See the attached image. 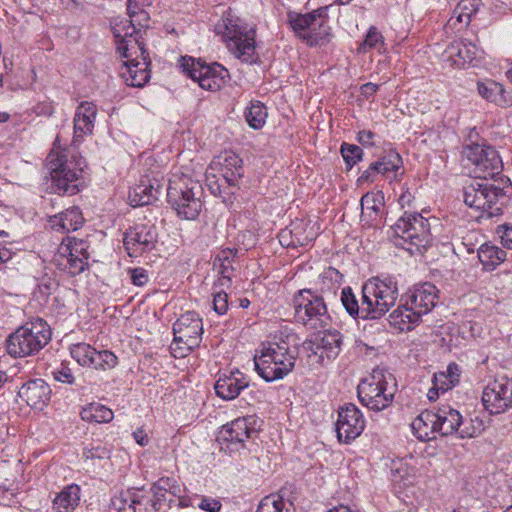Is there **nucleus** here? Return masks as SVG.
Wrapping results in <instances>:
<instances>
[{
    "label": "nucleus",
    "instance_id": "nucleus-1",
    "mask_svg": "<svg viewBox=\"0 0 512 512\" xmlns=\"http://www.w3.org/2000/svg\"><path fill=\"white\" fill-rule=\"evenodd\" d=\"M97 116V106L93 102L82 101L74 116V136L69 148L54 147L46 158V166L50 172L52 188L59 195H74L79 192L82 183V173L86 163L78 155L76 147L82 142L85 135H90L94 129Z\"/></svg>",
    "mask_w": 512,
    "mask_h": 512
},
{
    "label": "nucleus",
    "instance_id": "nucleus-2",
    "mask_svg": "<svg viewBox=\"0 0 512 512\" xmlns=\"http://www.w3.org/2000/svg\"><path fill=\"white\" fill-rule=\"evenodd\" d=\"M129 19L116 23L112 30L117 39V50L126 61L120 75L127 85L143 87L150 79V60L140 42L141 29L148 26V13L139 8L137 0H128Z\"/></svg>",
    "mask_w": 512,
    "mask_h": 512
},
{
    "label": "nucleus",
    "instance_id": "nucleus-3",
    "mask_svg": "<svg viewBox=\"0 0 512 512\" xmlns=\"http://www.w3.org/2000/svg\"><path fill=\"white\" fill-rule=\"evenodd\" d=\"M339 272L332 267L320 276L319 289H302L294 296L295 319L308 329L317 330L329 325L331 318L327 311L324 295L336 293L340 286Z\"/></svg>",
    "mask_w": 512,
    "mask_h": 512
},
{
    "label": "nucleus",
    "instance_id": "nucleus-4",
    "mask_svg": "<svg viewBox=\"0 0 512 512\" xmlns=\"http://www.w3.org/2000/svg\"><path fill=\"white\" fill-rule=\"evenodd\" d=\"M217 34L222 36L229 52L241 62H256L255 30L231 11L226 12L216 24Z\"/></svg>",
    "mask_w": 512,
    "mask_h": 512
},
{
    "label": "nucleus",
    "instance_id": "nucleus-5",
    "mask_svg": "<svg viewBox=\"0 0 512 512\" xmlns=\"http://www.w3.org/2000/svg\"><path fill=\"white\" fill-rule=\"evenodd\" d=\"M288 341L289 337L263 345L255 355V369L265 381L282 379L294 369L298 353L290 348Z\"/></svg>",
    "mask_w": 512,
    "mask_h": 512
},
{
    "label": "nucleus",
    "instance_id": "nucleus-6",
    "mask_svg": "<svg viewBox=\"0 0 512 512\" xmlns=\"http://www.w3.org/2000/svg\"><path fill=\"white\" fill-rule=\"evenodd\" d=\"M396 383L394 376L387 370L376 367L363 378L357 387L360 402L370 410L382 411L388 408L394 399Z\"/></svg>",
    "mask_w": 512,
    "mask_h": 512
},
{
    "label": "nucleus",
    "instance_id": "nucleus-7",
    "mask_svg": "<svg viewBox=\"0 0 512 512\" xmlns=\"http://www.w3.org/2000/svg\"><path fill=\"white\" fill-rule=\"evenodd\" d=\"M505 199L506 192L504 188L491 183L489 179H474L464 187L465 204L480 210V218H492L501 215Z\"/></svg>",
    "mask_w": 512,
    "mask_h": 512
},
{
    "label": "nucleus",
    "instance_id": "nucleus-8",
    "mask_svg": "<svg viewBox=\"0 0 512 512\" xmlns=\"http://www.w3.org/2000/svg\"><path fill=\"white\" fill-rule=\"evenodd\" d=\"M51 339L49 325L36 318L18 328L7 340V352L14 357H25L38 353Z\"/></svg>",
    "mask_w": 512,
    "mask_h": 512
},
{
    "label": "nucleus",
    "instance_id": "nucleus-9",
    "mask_svg": "<svg viewBox=\"0 0 512 512\" xmlns=\"http://www.w3.org/2000/svg\"><path fill=\"white\" fill-rule=\"evenodd\" d=\"M393 235L397 238L396 245L404 246L405 243L409 247L405 249L413 251L415 247L417 251L426 248L432 241L430 226L428 220L419 213L405 214L391 227Z\"/></svg>",
    "mask_w": 512,
    "mask_h": 512
},
{
    "label": "nucleus",
    "instance_id": "nucleus-10",
    "mask_svg": "<svg viewBox=\"0 0 512 512\" xmlns=\"http://www.w3.org/2000/svg\"><path fill=\"white\" fill-rule=\"evenodd\" d=\"M366 308L372 311L373 318L379 319L393 307L399 296L397 281L392 277H372L362 286Z\"/></svg>",
    "mask_w": 512,
    "mask_h": 512
},
{
    "label": "nucleus",
    "instance_id": "nucleus-11",
    "mask_svg": "<svg viewBox=\"0 0 512 512\" xmlns=\"http://www.w3.org/2000/svg\"><path fill=\"white\" fill-rule=\"evenodd\" d=\"M173 333L171 354L175 358H184L200 345L203 334L202 319L196 312L187 311L173 324Z\"/></svg>",
    "mask_w": 512,
    "mask_h": 512
},
{
    "label": "nucleus",
    "instance_id": "nucleus-12",
    "mask_svg": "<svg viewBox=\"0 0 512 512\" xmlns=\"http://www.w3.org/2000/svg\"><path fill=\"white\" fill-rule=\"evenodd\" d=\"M294 32L308 45L324 44L330 36L326 8H320L307 14L289 15Z\"/></svg>",
    "mask_w": 512,
    "mask_h": 512
},
{
    "label": "nucleus",
    "instance_id": "nucleus-13",
    "mask_svg": "<svg viewBox=\"0 0 512 512\" xmlns=\"http://www.w3.org/2000/svg\"><path fill=\"white\" fill-rule=\"evenodd\" d=\"M202 188L193 181L183 184H171L167 189L168 202L177 215L186 220H194L202 210Z\"/></svg>",
    "mask_w": 512,
    "mask_h": 512
},
{
    "label": "nucleus",
    "instance_id": "nucleus-14",
    "mask_svg": "<svg viewBox=\"0 0 512 512\" xmlns=\"http://www.w3.org/2000/svg\"><path fill=\"white\" fill-rule=\"evenodd\" d=\"M463 157L472 166V172L477 179H492L502 171V160L498 152L484 144L467 145Z\"/></svg>",
    "mask_w": 512,
    "mask_h": 512
},
{
    "label": "nucleus",
    "instance_id": "nucleus-15",
    "mask_svg": "<svg viewBox=\"0 0 512 512\" xmlns=\"http://www.w3.org/2000/svg\"><path fill=\"white\" fill-rule=\"evenodd\" d=\"M181 68L192 80L198 82L202 89L209 91L219 90L228 76V71L222 65H206L192 57H182Z\"/></svg>",
    "mask_w": 512,
    "mask_h": 512
},
{
    "label": "nucleus",
    "instance_id": "nucleus-16",
    "mask_svg": "<svg viewBox=\"0 0 512 512\" xmlns=\"http://www.w3.org/2000/svg\"><path fill=\"white\" fill-rule=\"evenodd\" d=\"M342 341V335L338 330H327L322 335L318 334L305 340L303 348L313 363L324 364L325 358L330 361L339 355Z\"/></svg>",
    "mask_w": 512,
    "mask_h": 512
},
{
    "label": "nucleus",
    "instance_id": "nucleus-17",
    "mask_svg": "<svg viewBox=\"0 0 512 512\" xmlns=\"http://www.w3.org/2000/svg\"><path fill=\"white\" fill-rule=\"evenodd\" d=\"M123 242L130 257L142 256L156 247L157 227L150 222L137 223L125 232Z\"/></svg>",
    "mask_w": 512,
    "mask_h": 512
},
{
    "label": "nucleus",
    "instance_id": "nucleus-18",
    "mask_svg": "<svg viewBox=\"0 0 512 512\" xmlns=\"http://www.w3.org/2000/svg\"><path fill=\"white\" fill-rule=\"evenodd\" d=\"M482 403L495 415L512 408V380L502 378L489 383L483 390Z\"/></svg>",
    "mask_w": 512,
    "mask_h": 512
},
{
    "label": "nucleus",
    "instance_id": "nucleus-19",
    "mask_svg": "<svg viewBox=\"0 0 512 512\" xmlns=\"http://www.w3.org/2000/svg\"><path fill=\"white\" fill-rule=\"evenodd\" d=\"M365 421L361 411L354 404H347L338 413L337 437L340 442L350 443L361 435Z\"/></svg>",
    "mask_w": 512,
    "mask_h": 512
},
{
    "label": "nucleus",
    "instance_id": "nucleus-20",
    "mask_svg": "<svg viewBox=\"0 0 512 512\" xmlns=\"http://www.w3.org/2000/svg\"><path fill=\"white\" fill-rule=\"evenodd\" d=\"M116 512H156L157 501L151 499L144 489H131L112 499L110 511Z\"/></svg>",
    "mask_w": 512,
    "mask_h": 512
},
{
    "label": "nucleus",
    "instance_id": "nucleus-21",
    "mask_svg": "<svg viewBox=\"0 0 512 512\" xmlns=\"http://www.w3.org/2000/svg\"><path fill=\"white\" fill-rule=\"evenodd\" d=\"M439 290L431 283H422L409 289L404 295L411 310H415L421 317L428 314L437 304Z\"/></svg>",
    "mask_w": 512,
    "mask_h": 512
},
{
    "label": "nucleus",
    "instance_id": "nucleus-22",
    "mask_svg": "<svg viewBox=\"0 0 512 512\" xmlns=\"http://www.w3.org/2000/svg\"><path fill=\"white\" fill-rule=\"evenodd\" d=\"M316 236L315 224L310 220L295 219L289 227L280 232L279 241L281 245L287 247L307 246Z\"/></svg>",
    "mask_w": 512,
    "mask_h": 512
},
{
    "label": "nucleus",
    "instance_id": "nucleus-23",
    "mask_svg": "<svg viewBox=\"0 0 512 512\" xmlns=\"http://www.w3.org/2000/svg\"><path fill=\"white\" fill-rule=\"evenodd\" d=\"M209 171L218 172L225 183L236 186L244 174L243 161L233 151H225L209 164Z\"/></svg>",
    "mask_w": 512,
    "mask_h": 512
},
{
    "label": "nucleus",
    "instance_id": "nucleus-24",
    "mask_svg": "<svg viewBox=\"0 0 512 512\" xmlns=\"http://www.w3.org/2000/svg\"><path fill=\"white\" fill-rule=\"evenodd\" d=\"M479 49L472 42L456 40L451 42L443 53L444 61L453 68H462L476 59Z\"/></svg>",
    "mask_w": 512,
    "mask_h": 512
},
{
    "label": "nucleus",
    "instance_id": "nucleus-25",
    "mask_svg": "<svg viewBox=\"0 0 512 512\" xmlns=\"http://www.w3.org/2000/svg\"><path fill=\"white\" fill-rule=\"evenodd\" d=\"M252 422L251 418L245 417L233 420L221 428L219 439L243 447L245 441L257 433Z\"/></svg>",
    "mask_w": 512,
    "mask_h": 512
},
{
    "label": "nucleus",
    "instance_id": "nucleus-26",
    "mask_svg": "<svg viewBox=\"0 0 512 512\" xmlns=\"http://www.w3.org/2000/svg\"><path fill=\"white\" fill-rule=\"evenodd\" d=\"M50 387L42 379L30 380L23 384L18 396L30 407L42 408L50 399Z\"/></svg>",
    "mask_w": 512,
    "mask_h": 512
},
{
    "label": "nucleus",
    "instance_id": "nucleus-27",
    "mask_svg": "<svg viewBox=\"0 0 512 512\" xmlns=\"http://www.w3.org/2000/svg\"><path fill=\"white\" fill-rule=\"evenodd\" d=\"M248 381L245 376L238 370L230 372V374L222 375L216 381L214 389L220 398L224 400H233L239 396L240 392L248 387Z\"/></svg>",
    "mask_w": 512,
    "mask_h": 512
},
{
    "label": "nucleus",
    "instance_id": "nucleus-28",
    "mask_svg": "<svg viewBox=\"0 0 512 512\" xmlns=\"http://www.w3.org/2000/svg\"><path fill=\"white\" fill-rule=\"evenodd\" d=\"M388 321L398 331L407 332L421 322V316L415 310L410 309L408 302L403 300L402 296L398 307L389 314Z\"/></svg>",
    "mask_w": 512,
    "mask_h": 512
},
{
    "label": "nucleus",
    "instance_id": "nucleus-29",
    "mask_svg": "<svg viewBox=\"0 0 512 512\" xmlns=\"http://www.w3.org/2000/svg\"><path fill=\"white\" fill-rule=\"evenodd\" d=\"M401 163L402 160L398 153H389L381 157L378 161L371 163L358 178V182H373L376 174L389 175L391 172H396Z\"/></svg>",
    "mask_w": 512,
    "mask_h": 512
},
{
    "label": "nucleus",
    "instance_id": "nucleus-30",
    "mask_svg": "<svg viewBox=\"0 0 512 512\" xmlns=\"http://www.w3.org/2000/svg\"><path fill=\"white\" fill-rule=\"evenodd\" d=\"M161 194V187L156 180L141 179L129 192L130 204L134 207L149 205Z\"/></svg>",
    "mask_w": 512,
    "mask_h": 512
},
{
    "label": "nucleus",
    "instance_id": "nucleus-31",
    "mask_svg": "<svg viewBox=\"0 0 512 512\" xmlns=\"http://www.w3.org/2000/svg\"><path fill=\"white\" fill-rule=\"evenodd\" d=\"M48 222L53 230L66 233L81 228L84 218L78 207H72L50 217Z\"/></svg>",
    "mask_w": 512,
    "mask_h": 512
},
{
    "label": "nucleus",
    "instance_id": "nucleus-32",
    "mask_svg": "<svg viewBox=\"0 0 512 512\" xmlns=\"http://www.w3.org/2000/svg\"><path fill=\"white\" fill-rule=\"evenodd\" d=\"M437 418L438 431L442 436L459 433V428L463 424V417L460 412L449 405L439 407L434 411Z\"/></svg>",
    "mask_w": 512,
    "mask_h": 512
},
{
    "label": "nucleus",
    "instance_id": "nucleus-33",
    "mask_svg": "<svg viewBox=\"0 0 512 512\" xmlns=\"http://www.w3.org/2000/svg\"><path fill=\"white\" fill-rule=\"evenodd\" d=\"M414 435L421 441H430L439 433L434 411L421 412L411 423Z\"/></svg>",
    "mask_w": 512,
    "mask_h": 512
},
{
    "label": "nucleus",
    "instance_id": "nucleus-34",
    "mask_svg": "<svg viewBox=\"0 0 512 512\" xmlns=\"http://www.w3.org/2000/svg\"><path fill=\"white\" fill-rule=\"evenodd\" d=\"M237 249L226 248L221 250L214 259L213 267L220 275L218 284L220 286H227L230 284L232 277H234L235 269L233 263L237 257Z\"/></svg>",
    "mask_w": 512,
    "mask_h": 512
},
{
    "label": "nucleus",
    "instance_id": "nucleus-35",
    "mask_svg": "<svg viewBox=\"0 0 512 512\" xmlns=\"http://www.w3.org/2000/svg\"><path fill=\"white\" fill-rule=\"evenodd\" d=\"M479 95L498 106L508 107L512 105V93L495 81L479 82L477 84Z\"/></svg>",
    "mask_w": 512,
    "mask_h": 512
},
{
    "label": "nucleus",
    "instance_id": "nucleus-36",
    "mask_svg": "<svg viewBox=\"0 0 512 512\" xmlns=\"http://www.w3.org/2000/svg\"><path fill=\"white\" fill-rule=\"evenodd\" d=\"M478 10V2L476 0H461L452 16L446 23V28L450 30H460L462 27L469 25L472 16Z\"/></svg>",
    "mask_w": 512,
    "mask_h": 512
},
{
    "label": "nucleus",
    "instance_id": "nucleus-37",
    "mask_svg": "<svg viewBox=\"0 0 512 512\" xmlns=\"http://www.w3.org/2000/svg\"><path fill=\"white\" fill-rule=\"evenodd\" d=\"M80 487L71 484L64 487L54 498L52 509L55 512H73L80 502Z\"/></svg>",
    "mask_w": 512,
    "mask_h": 512
},
{
    "label": "nucleus",
    "instance_id": "nucleus-38",
    "mask_svg": "<svg viewBox=\"0 0 512 512\" xmlns=\"http://www.w3.org/2000/svg\"><path fill=\"white\" fill-rule=\"evenodd\" d=\"M69 249V246L61 243L55 255V262L67 273L78 275L84 271L87 264L83 262V258H78V256H76V254L74 255Z\"/></svg>",
    "mask_w": 512,
    "mask_h": 512
},
{
    "label": "nucleus",
    "instance_id": "nucleus-39",
    "mask_svg": "<svg viewBox=\"0 0 512 512\" xmlns=\"http://www.w3.org/2000/svg\"><path fill=\"white\" fill-rule=\"evenodd\" d=\"M341 302L350 316L361 319H374L372 311H369V309L366 308L365 294L362 293L361 304H359L356 296L352 292V289L350 287H346L342 289Z\"/></svg>",
    "mask_w": 512,
    "mask_h": 512
},
{
    "label": "nucleus",
    "instance_id": "nucleus-40",
    "mask_svg": "<svg viewBox=\"0 0 512 512\" xmlns=\"http://www.w3.org/2000/svg\"><path fill=\"white\" fill-rule=\"evenodd\" d=\"M478 258L488 271L494 270L506 258V252L496 246L483 244L478 250Z\"/></svg>",
    "mask_w": 512,
    "mask_h": 512
},
{
    "label": "nucleus",
    "instance_id": "nucleus-41",
    "mask_svg": "<svg viewBox=\"0 0 512 512\" xmlns=\"http://www.w3.org/2000/svg\"><path fill=\"white\" fill-rule=\"evenodd\" d=\"M384 207V195L381 191L368 192L361 198L362 216L370 221L376 220Z\"/></svg>",
    "mask_w": 512,
    "mask_h": 512
},
{
    "label": "nucleus",
    "instance_id": "nucleus-42",
    "mask_svg": "<svg viewBox=\"0 0 512 512\" xmlns=\"http://www.w3.org/2000/svg\"><path fill=\"white\" fill-rule=\"evenodd\" d=\"M81 418L87 422L108 423L113 419V412L100 403H90L80 412Z\"/></svg>",
    "mask_w": 512,
    "mask_h": 512
},
{
    "label": "nucleus",
    "instance_id": "nucleus-43",
    "mask_svg": "<svg viewBox=\"0 0 512 512\" xmlns=\"http://www.w3.org/2000/svg\"><path fill=\"white\" fill-rule=\"evenodd\" d=\"M71 357L83 367H93L97 350L87 343H75L69 347Z\"/></svg>",
    "mask_w": 512,
    "mask_h": 512
},
{
    "label": "nucleus",
    "instance_id": "nucleus-44",
    "mask_svg": "<svg viewBox=\"0 0 512 512\" xmlns=\"http://www.w3.org/2000/svg\"><path fill=\"white\" fill-rule=\"evenodd\" d=\"M267 109L263 103L252 102L245 112V118L248 125L253 129H261L267 118Z\"/></svg>",
    "mask_w": 512,
    "mask_h": 512
},
{
    "label": "nucleus",
    "instance_id": "nucleus-45",
    "mask_svg": "<svg viewBox=\"0 0 512 512\" xmlns=\"http://www.w3.org/2000/svg\"><path fill=\"white\" fill-rule=\"evenodd\" d=\"M257 512H290V510L285 508V503L281 496L270 494L261 500Z\"/></svg>",
    "mask_w": 512,
    "mask_h": 512
},
{
    "label": "nucleus",
    "instance_id": "nucleus-46",
    "mask_svg": "<svg viewBox=\"0 0 512 512\" xmlns=\"http://www.w3.org/2000/svg\"><path fill=\"white\" fill-rule=\"evenodd\" d=\"M485 429L484 422L479 418H471L469 421H464L459 428L460 438H474L479 436Z\"/></svg>",
    "mask_w": 512,
    "mask_h": 512
},
{
    "label": "nucleus",
    "instance_id": "nucleus-47",
    "mask_svg": "<svg viewBox=\"0 0 512 512\" xmlns=\"http://www.w3.org/2000/svg\"><path fill=\"white\" fill-rule=\"evenodd\" d=\"M341 154L349 168H351L362 159L363 151L357 145L343 143L341 145Z\"/></svg>",
    "mask_w": 512,
    "mask_h": 512
},
{
    "label": "nucleus",
    "instance_id": "nucleus-48",
    "mask_svg": "<svg viewBox=\"0 0 512 512\" xmlns=\"http://www.w3.org/2000/svg\"><path fill=\"white\" fill-rule=\"evenodd\" d=\"M117 365V357L108 350L97 351L95 356L93 368L108 370L112 369Z\"/></svg>",
    "mask_w": 512,
    "mask_h": 512
},
{
    "label": "nucleus",
    "instance_id": "nucleus-49",
    "mask_svg": "<svg viewBox=\"0 0 512 512\" xmlns=\"http://www.w3.org/2000/svg\"><path fill=\"white\" fill-rule=\"evenodd\" d=\"M456 384L455 376L446 375L445 372H439L434 375L433 387L436 391L445 392Z\"/></svg>",
    "mask_w": 512,
    "mask_h": 512
},
{
    "label": "nucleus",
    "instance_id": "nucleus-50",
    "mask_svg": "<svg viewBox=\"0 0 512 512\" xmlns=\"http://www.w3.org/2000/svg\"><path fill=\"white\" fill-rule=\"evenodd\" d=\"M53 378L61 383L73 385L75 384V376L72 373L70 367L65 364H61L59 367L52 371Z\"/></svg>",
    "mask_w": 512,
    "mask_h": 512
},
{
    "label": "nucleus",
    "instance_id": "nucleus-51",
    "mask_svg": "<svg viewBox=\"0 0 512 512\" xmlns=\"http://www.w3.org/2000/svg\"><path fill=\"white\" fill-rule=\"evenodd\" d=\"M381 41V33L375 27H371L365 37V40L360 45L359 51L365 53L370 49L376 48L377 44Z\"/></svg>",
    "mask_w": 512,
    "mask_h": 512
},
{
    "label": "nucleus",
    "instance_id": "nucleus-52",
    "mask_svg": "<svg viewBox=\"0 0 512 512\" xmlns=\"http://www.w3.org/2000/svg\"><path fill=\"white\" fill-rule=\"evenodd\" d=\"M65 244L66 246H69V250H71L74 255L76 254L78 258H83V262L87 264L89 254L87 252V244L85 241L73 238L68 239V242Z\"/></svg>",
    "mask_w": 512,
    "mask_h": 512
},
{
    "label": "nucleus",
    "instance_id": "nucleus-53",
    "mask_svg": "<svg viewBox=\"0 0 512 512\" xmlns=\"http://www.w3.org/2000/svg\"><path fill=\"white\" fill-rule=\"evenodd\" d=\"M83 456L87 460L94 459H109L110 458V450L101 445L92 446L91 448H85L83 451Z\"/></svg>",
    "mask_w": 512,
    "mask_h": 512
},
{
    "label": "nucleus",
    "instance_id": "nucleus-54",
    "mask_svg": "<svg viewBox=\"0 0 512 512\" xmlns=\"http://www.w3.org/2000/svg\"><path fill=\"white\" fill-rule=\"evenodd\" d=\"M155 489L160 490V491L169 492L174 496L179 495L181 492V489H180L179 485L176 484V481L173 478H169V477L160 478L155 483Z\"/></svg>",
    "mask_w": 512,
    "mask_h": 512
},
{
    "label": "nucleus",
    "instance_id": "nucleus-55",
    "mask_svg": "<svg viewBox=\"0 0 512 512\" xmlns=\"http://www.w3.org/2000/svg\"><path fill=\"white\" fill-rule=\"evenodd\" d=\"M213 308L220 315L226 313L228 309V295L225 292L220 291L214 294Z\"/></svg>",
    "mask_w": 512,
    "mask_h": 512
},
{
    "label": "nucleus",
    "instance_id": "nucleus-56",
    "mask_svg": "<svg viewBox=\"0 0 512 512\" xmlns=\"http://www.w3.org/2000/svg\"><path fill=\"white\" fill-rule=\"evenodd\" d=\"M130 279L136 286H143L148 282V272L144 268H133L129 270Z\"/></svg>",
    "mask_w": 512,
    "mask_h": 512
},
{
    "label": "nucleus",
    "instance_id": "nucleus-57",
    "mask_svg": "<svg viewBox=\"0 0 512 512\" xmlns=\"http://www.w3.org/2000/svg\"><path fill=\"white\" fill-rule=\"evenodd\" d=\"M206 181L207 186L209 187L212 194L215 196H221L222 194V186L219 184L218 179H216V175L214 171H209V167L206 171Z\"/></svg>",
    "mask_w": 512,
    "mask_h": 512
},
{
    "label": "nucleus",
    "instance_id": "nucleus-58",
    "mask_svg": "<svg viewBox=\"0 0 512 512\" xmlns=\"http://www.w3.org/2000/svg\"><path fill=\"white\" fill-rule=\"evenodd\" d=\"M198 506L200 509L207 512H219L221 509L220 501L209 497H203Z\"/></svg>",
    "mask_w": 512,
    "mask_h": 512
},
{
    "label": "nucleus",
    "instance_id": "nucleus-59",
    "mask_svg": "<svg viewBox=\"0 0 512 512\" xmlns=\"http://www.w3.org/2000/svg\"><path fill=\"white\" fill-rule=\"evenodd\" d=\"M501 243L504 247L512 249V226H504V231L501 235Z\"/></svg>",
    "mask_w": 512,
    "mask_h": 512
},
{
    "label": "nucleus",
    "instance_id": "nucleus-60",
    "mask_svg": "<svg viewBox=\"0 0 512 512\" xmlns=\"http://www.w3.org/2000/svg\"><path fill=\"white\" fill-rule=\"evenodd\" d=\"M357 138H358V141L362 145L372 146L374 144L373 143L374 133L371 132V131H366V130L360 131L358 133V137Z\"/></svg>",
    "mask_w": 512,
    "mask_h": 512
},
{
    "label": "nucleus",
    "instance_id": "nucleus-61",
    "mask_svg": "<svg viewBox=\"0 0 512 512\" xmlns=\"http://www.w3.org/2000/svg\"><path fill=\"white\" fill-rule=\"evenodd\" d=\"M145 492L149 493V495H150L152 500L157 501V507L159 509L160 508V502L162 500H165V495H166L167 492L155 489V483L151 487L150 491H145Z\"/></svg>",
    "mask_w": 512,
    "mask_h": 512
},
{
    "label": "nucleus",
    "instance_id": "nucleus-62",
    "mask_svg": "<svg viewBox=\"0 0 512 512\" xmlns=\"http://www.w3.org/2000/svg\"><path fill=\"white\" fill-rule=\"evenodd\" d=\"M34 111H35V113H36L38 116H50V115H51V113H52L51 103H49V102L39 103V104L34 108Z\"/></svg>",
    "mask_w": 512,
    "mask_h": 512
},
{
    "label": "nucleus",
    "instance_id": "nucleus-63",
    "mask_svg": "<svg viewBox=\"0 0 512 512\" xmlns=\"http://www.w3.org/2000/svg\"><path fill=\"white\" fill-rule=\"evenodd\" d=\"M414 199V196L412 195V193L407 189L405 191L402 192V194L400 195L399 199H398V202L400 204V206L402 208L404 207H410L411 206V203Z\"/></svg>",
    "mask_w": 512,
    "mask_h": 512
},
{
    "label": "nucleus",
    "instance_id": "nucleus-64",
    "mask_svg": "<svg viewBox=\"0 0 512 512\" xmlns=\"http://www.w3.org/2000/svg\"><path fill=\"white\" fill-rule=\"evenodd\" d=\"M379 86L377 84L368 82L361 86V92L364 96L369 97L373 95L377 90Z\"/></svg>",
    "mask_w": 512,
    "mask_h": 512
}]
</instances>
